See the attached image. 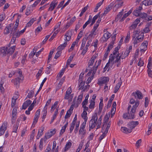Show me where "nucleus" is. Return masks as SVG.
<instances>
[{"label":"nucleus","mask_w":152,"mask_h":152,"mask_svg":"<svg viewBox=\"0 0 152 152\" xmlns=\"http://www.w3.org/2000/svg\"><path fill=\"white\" fill-rule=\"evenodd\" d=\"M72 30H68L66 32L65 35V42L63 44L61 45L57 49L60 50H62L67 45V41H69L71 39V36L72 35Z\"/></svg>","instance_id":"f257e3e1"},{"label":"nucleus","mask_w":152,"mask_h":152,"mask_svg":"<svg viewBox=\"0 0 152 152\" xmlns=\"http://www.w3.org/2000/svg\"><path fill=\"white\" fill-rule=\"evenodd\" d=\"M18 73L17 75L19 77H18L14 80L15 81L14 84L15 85L17 86V87H19V84L20 82V80H23V77L22 74V72L20 70H18L17 71Z\"/></svg>","instance_id":"f03ea898"},{"label":"nucleus","mask_w":152,"mask_h":152,"mask_svg":"<svg viewBox=\"0 0 152 152\" xmlns=\"http://www.w3.org/2000/svg\"><path fill=\"white\" fill-rule=\"evenodd\" d=\"M132 46H129L128 48H127L125 51L124 52H123L120 55L121 59H122L127 57L132 50Z\"/></svg>","instance_id":"7ed1b4c3"},{"label":"nucleus","mask_w":152,"mask_h":152,"mask_svg":"<svg viewBox=\"0 0 152 152\" xmlns=\"http://www.w3.org/2000/svg\"><path fill=\"white\" fill-rule=\"evenodd\" d=\"M12 34V38L16 39L17 38L19 37L20 35V33L19 32V31L17 30V28H12L11 31L10 33V35Z\"/></svg>","instance_id":"20e7f679"},{"label":"nucleus","mask_w":152,"mask_h":152,"mask_svg":"<svg viewBox=\"0 0 152 152\" xmlns=\"http://www.w3.org/2000/svg\"><path fill=\"white\" fill-rule=\"evenodd\" d=\"M139 124V122L138 121H131L129 122L127 124L128 128L131 129V131H132V129L134 128L137 125Z\"/></svg>","instance_id":"39448f33"},{"label":"nucleus","mask_w":152,"mask_h":152,"mask_svg":"<svg viewBox=\"0 0 152 152\" xmlns=\"http://www.w3.org/2000/svg\"><path fill=\"white\" fill-rule=\"evenodd\" d=\"M109 81V78L107 77H102L98 80V84L101 85L102 84H105Z\"/></svg>","instance_id":"423d86ee"},{"label":"nucleus","mask_w":152,"mask_h":152,"mask_svg":"<svg viewBox=\"0 0 152 152\" xmlns=\"http://www.w3.org/2000/svg\"><path fill=\"white\" fill-rule=\"evenodd\" d=\"M132 94L135 98H137L139 99H142L143 98L142 93L139 90H137L135 92H133Z\"/></svg>","instance_id":"0eeeda50"},{"label":"nucleus","mask_w":152,"mask_h":152,"mask_svg":"<svg viewBox=\"0 0 152 152\" xmlns=\"http://www.w3.org/2000/svg\"><path fill=\"white\" fill-rule=\"evenodd\" d=\"M86 124L84 123H83L81 125L79 131V134L83 136L86 134V130L85 129Z\"/></svg>","instance_id":"6e6552de"},{"label":"nucleus","mask_w":152,"mask_h":152,"mask_svg":"<svg viewBox=\"0 0 152 152\" xmlns=\"http://www.w3.org/2000/svg\"><path fill=\"white\" fill-rule=\"evenodd\" d=\"M140 18H137L133 23L129 27V29L130 30H132L135 29L137 24L140 22Z\"/></svg>","instance_id":"1a4fd4ad"},{"label":"nucleus","mask_w":152,"mask_h":152,"mask_svg":"<svg viewBox=\"0 0 152 152\" xmlns=\"http://www.w3.org/2000/svg\"><path fill=\"white\" fill-rule=\"evenodd\" d=\"M7 122H4L2 124L0 128V136L4 134L7 129Z\"/></svg>","instance_id":"9d476101"},{"label":"nucleus","mask_w":152,"mask_h":152,"mask_svg":"<svg viewBox=\"0 0 152 152\" xmlns=\"http://www.w3.org/2000/svg\"><path fill=\"white\" fill-rule=\"evenodd\" d=\"M83 74L81 75V74L79 76V78L78 80V81L80 83V85H79V90H81L82 88L84 86L85 84V82H83L82 79V77L83 76Z\"/></svg>","instance_id":"9b49d317"},{"label":"nucleus","mask_w":152,"mask_h":152,"mask_svg":"<svg viewBox=\"0 0 152 152\" xmlns=\"http://www.w3.org/2000/svg\"><path fill=\"white\" fill-rule=\"evenodd\" d=\"M13 25L11 23L8 25L5 28L4 30V34H7L10 33V31L12 29V27L13 26Z\"/></svg>","instance_id":"f8f14e48"},{"label":"nucleus","mask_w":152,"mask_h":152,"mask_svg":"<svg viewBox=\"0 0 152 152\" xmlns=\"http://www.w3.org/2000/svg\"><path fill=\"white\" fill-rule=\"evenodd\" d=\"M136 110L132 108L130 111L128 112L129 119H133L135 118L134 114Z\"/></svg>","instance_id":"ddd939ff"},{"label":"nucleus","mask_w":152,"mask_h":152,"mask_svg":"<svg viewBox=\"0 0 152 152\" xmlns=\"http://www.w3.org/2000/svg\"><path fill=\"white\" fill-rule=\"evenodd\" d=\"M72 92V88L71 87H69L66 91L65 96L64 99H69V96Z\"/></svg>","instance_id":"4468645a"},{"label":"nucleus","mask_w":152,"mask_h":152,"mask_svg":"<svg viewBox=\"0 0 152 152\" xmlns=\"http://www.w3.org/2000/svg\"><path fill=\"white\" fill-rule=\"evenodd\" d=\"M6 47H3L0 48V55L2 56H5L7 54Z\"/></svg>","instance_id":"2eb2a0df"},{"label":"nucleus","mask_w":152,"mask_h":152,"mask_svg":"<svg viewBox=\"0 0 152 152\" xmlns=\"http://www.w3.org/2000/svg\"><path fill=\"white\" fill-rule=\"evenodd\" d=\"M113 3H111L105 8V10L104 11V13L102 14V15H105L113 7Z\"/></svg>","instance_id":"dca6fc26"},{"label":"nucleus","mask_w":152,"mask_h":152,"mask_svg":"<svg viewBox=\"0 0 152 152\" xmlns=\"http://www.w3.org/2000/svg\"><path fill=\"white\" fill-rule=\"evenodd\" d=\"M96 118H94V120L91 119L89 122V127L90 129H93L96 126V124L95 123V121L96 120ZM90 130V129H89Z\"/></svg>","instance_id":"f3484780"},{"label":"nucleus","mask_w":152,"mask_h":152,"mask_svg":"<svg viewBox=\"0 0 152 152\" xmlns=\"http://www.w3.org/2000/svg\"><path fill=\"white\" fill-rule=\"evenodd\" d=\"M110 33L108 32H106L104 34L102 38L103 39L104 42H106L108 39L110 38Z\"/></svg>","instance_id":"a211bd4d"},{"label":"nucleus","mask_w":152,"mask_h":152,"mask_svg":"<svg viewBox=\"0 0 152 152\" xmlns=\"http://www.w3.org/2000/svg\"><path fill=\"white\" fill-rule=\"evenodd\" d=\"M15 46H12L11 48H8L6 47L7 49V54H12L14 52L15 49Z\"/></svg>","instance_id":"6ab92c4d"},{"label":"nucleus","mask_w":152,"mask_h":152,"mask_svg":"<svg viewBox=\"0 0 152 152\" xmlns=\"http://www.w3.org/2000/svg\"><path fill=\"white\" fill-rule=\"evenodd\" d=\"M115 60L114 61V62L117 63V67L119 66L121 64V56H119V54L115 56Z\"/></svg>","instance_id":"aec40b11"},{"label":"nucleus","mask_w":152,"mask_h":152,"mask_svg":"<svg viewBox=\"0 0 152 152\" xmlns=\"http://www.w3.org/2000/svg\"><path fill=\"white\" fill-rule=\"evenodd\" d=\"M121 131L124 133L127 134L132 132L131 129L125 127H122L121 129Z\"/></svg>","instance_id":"412c9836"},{"label":"nucleus","mask_w":152,"mask_h":152,"mask_svg":"<svg viewBox=\"0 0 152 152\" xmlns=\"http://www.w3.org/2000/svg\"><path fill=\"white\" fill-rule=\"evenodd\" d=\"M57 5V3L56 2V1H52L51 3L50 7L48 9V11L50 10L51 11H52L55 8V7Z\"/></svg>","instance_id":"4be33fe9"},{"label":"nucleus","mask_w":152,"mask_h":152,"mask_svg":"<svg viewBox=\"0 0 152 152\" xmlns=\"http://www.w3.org/2000/svg\"><path fill=\"white\" fill-rule=\"evenodd\" d=\"M87 113L86 111H83V113L81 114V116L82 118L84 120V121L83 123L86 124V122L88 120V118L87 116Z\"/></svg>","instance_id":"5701e85b"},{"label":"nucleus","mask_w":152,"mask_h":152,"mask_svg":"<svg viewBox=\"0 0 152 152\" xmlns=\"http://www.w3.org/2000/svg\"><path fill=\"white\" fill-rule=\"evenodd\" d=\"M101 60L97 62V64L96 65L97 61L94 64V65L93 66V70L94 71V73H96L97 69L99 65L100 64Z\"/></svg>","instance_id":"b1692460"},{"label":"nucleus","mask_w":152,"mask_h":152,"mask_svg":"<svg viewBox=\"0 0 152 152\" xmlns=\"http://www.w3.org/2000/svg\"><path fill=\"white\" fill-rule=\"evenodd\" d=\"M134 42L133 44H134V46H137V45L138 43H140V42H141V38H139V39H138L137 37H135V38L134 39Z\"/></svg>","instance_id":"393cba45"},{"label":"nucleus","mask_w":152,"mask_h":152,"mask_svg":"<svg viewBox=\"0 0 152 152\" xmlns=\"http://www.w3.org/2000/svg\"><path fill=\"white\" fill-rule=\"evenodd\" d=\"M43 142H45L46 140H45L44 139L42 138L39 142V148L40 150H42L43 148Z\"/></svg>","instance_id":"a878e982"},{"label":"nucleus","mask_w":152,"mask_h":152,"mask_svg":"<svg viewBox=\"0 0 152 152\" xmlns=\"http://www.w3.org/2000/svg\"><path fill=\"white\" fill-rule=\"evenodd\" d=\"M44 128H41L39 129L38 133L37 136V139H39V138L43 134Z\"/></svg>","instance_id":"bb28decb"},{"label":"nucleus","mask_w":152,"mask_h":152,"mask_svg":"<svg viewBox=\"0 0 152 152\" xmlns=\"http://www.w3.org/2000/svg\"><path fill=\"white\" fill-rule=\"evenodd\" d=\"M92 16L90 15L89 16V18L88 20L86 22L85 24L83 26V29H84L86 28L87 25L89 24L91 22L92 20Z\"/></svg>","instance_id":"cd10ccee"},{"label":"nucleus","mask_w":152,"mask_h":152,"mask_svg":"<svg viewBox=\"0 0 152 152\" xmlns=\"http://www.w3.org/2000/svg\"><path fill=\"white\" fill-rule=\"evenodd\" d=\"M102 115H101L98 119L97 122V126L96 129L100 128V126L102 124Z\"/></svg>","instance_id":"c85d7f7f"},{"label":"nucleus","mask_w":152,"mask_h":152,"mask_svg":"<svg viewBox=\"0 0 152 152\" xmlns=\"http://www.w3.org/2000/svg\"><path fill=\"white\" fill-rule=\"evenodd\" d=\"M72 143L70 142H68L67 143H66L65 147V149L64 150V151H66L69 148H70L72 146Z\"/></svg>","instance_id":"c756f323"},{"label":"nucleus","mask_w":152,"mask_h":152,"mask_svg":"<svg viewBox=\"0 0 152 152\" xmlns=\"http://www.w3.org/2000/svg\"><path fill=\"white\" fill-rule=\"evenodd\" d=\"M122 82L121 83H118L116 85V86L114 88V93H116V92L118 91V89L120 88V86Z\"/></svg>","instance_id":"7c9ffc66"},{"label":"nucleus","mask_w":152,"mask_h":152,"mask_svg":"<svg viewBox=\"0 0 152 152\" xmlns=\"http://www.w3.org/2000/svg\"><path fill=\"white\" fill-rule=\"evenodd\" d=\"M94 71L93 70V72L92 73V75L91 76L88 77L87 80V82H86V83L88 84L89 83H90L91 81V80H93V79L94 78V75L96 73H94Z\"/></svg>","instance_id":"2f4dec72"},{"label":"nucleus","mask_w":152,"mask_h":152,"mask_svg":"<svg viewBox=\"0 0 152 152\" xmlns=\"http://www.w3.org/2000/svg\"><path fill=\"white\" fill-rule=\"evenodd\" d=\"M35 21L34 18H32L27 23L26 28L27 27H29L31 26L33 23Z\"/></svg>","instance_id":"473e14b6"},{"label":"nucleus","mask_w":152,"mask_h":152,"mask_svg":"<svg viewBox=\"0 0 152 152\" xmlns=\"http://www.w3.org/2000/svg\"><path fill=\"white\" fill-rule=\"evenodd\" d=\"M19 124V122L17 120L16 122V125H14L13 126V128L12 131L13 132H17L18 128V127Z\"/></svg>","instance_id":"72a5a7b5"},{"label":"nucleus","mask_w":152,"mask_h":152,"mask_svg":"<svg viewBox=\"0 0 152 152\" xmlns=\"http://www.w3.org/2000/svg\"><path fill=\"white\" fill-rule=\"evenodd\" d=\"M18 98L16 97L14 98V96L12 99V103H11V107H14L16 104V100Z\"/></svg>","instance_id":"f704fd0d"},{"label":"nucleus","mask_w":152,"mask_h":152,"mask_svg":"<svg viewBox=\"0 0 152 152\" xmlns=\"http://www.w3.org/2000/svg\"><path fill=\"white\" fill-rule=\"evenodd\" d=\"M104 0H102V1H100L97 4L96 6V7L95 8L94 10V12H96L97 11V10L101 6V5L103 3Z\"/></svg>","instance_id":"c9c22d12"},{"label":"nucleus","mask_w":152,"mask_h":152,"mask_svg":"<svg viewBox=\"0 0 152 152\" xmlns=\"http://www.w3.org/2000/svg\"><path fill=\"white\" fill-rule=\"evenodd\" d=\"M53 135L51 134V133L48 132L45 134V137L43 139L45 140H46L47 139H49Z\"/></svg>","instance_id":"e433bc0d"},{"label":"nucleus","mask_w":152,"mask_h":152,"mask_svg":"<svg viewBox=\"0 0 152 152\" xmlns=\"http://www.w3.org/2000/svg\"><path fill=\"white\" fill-rule=\"evenodd\" d=\"M120 48H118V47L115 48L113 52V54H112L114 56H116L118 54V50Z\"/></svg>","instance_id":"4c0bfd02"},{"label":"nucleus","mask_w":152,"mask_h":152,"mask_svg":"<svg viewBox=\"0 0 152 152\" xmlns=\"http://www.w3.org/2000/svg\"><path fill=\"white\" fill-rule=\"evenodd\" d=\"M140 104V102L138 100H136L134 104L132 106V108L136 110L137 107Z\"/></svg>","instance_id":"58836bf2"},{"label":"nucleus","mask_w":152,"mask_h":152,"mask_svg":"<svg viewBox=\"0 0 152 152\" xmlns=\"http://www.w3.org/2000/svg\"><path fill=\"white\" fill-rule=\"evenodd\" d=\"M95 104V103L94 101L91 100L90 101V104L89 106V108L91 109L94 108Z\"/></svg>","instance_id":"ea45409f"},{"label":"nucleus","mask_w":152,"mask_h":152,"mask_svg":"<svg viewBox=\"0 0 152 152\" xmlns=\"http://www.w3.org/2000/svg\"><path fill=\"white\" fill-rule=\"evenodd\" d=\"M114 43V40H112L109 45L108 46L107 48V50H109L110 51V50L113 48V45Z\"/></svg>","instance_id":"a19ab883"},{"label":"nucleus","mask_w":152,"mask_h":152,"mask_svg":"<svg viewBox=\"0 0 152 152\" xmlns=\"http://www.w3.org/2000/svg\"><path fill=\"white\" fill-rule=\"evenodd\" d=\"M34 94V91L32 90L30 91L28 94V95H27L26 97V98H31L33 96Z\"/></svg>","instance_id":"79ce46f5"},{"label":"nucleus","mask_w":152,"mask_h":152,"mask_svg":"<svg viewBox=\"0 0 152 152\" xmlns=\"http://www.w3.org/2000/svg\"><path fill=\"white\" fill-rule=\"evenodd\" d=\"M140 33V31L137 30H134L133 32V34L132 35L133 39L136 37L137 35L139 34Z\"/></svg>","instance_id":"37998d69"},{"label":"nucleus","mask_w":152,"mask_h":152,"mask_svg":"<svg viewBox=\"0 0 152 152\" xmlns=\"http://www.w3.org/2000/svg\"><path fill=\"white\" fill-rule=\"evenodd\" d=\"M47 107H44L43 108V116H42V118H45L46 117V116L47 114Z\"/></svg>","instance_id":"c03bdc74"},{"label":"nucleus","mask_w":152,"mask_h":152,"mask_svg":"<svg viewBox=\"0 0 152 152\" xmlns=\"http://www.w3.org/2000/svg\"><path fill=\"white\" fill-rule=\"evenodd\" d=\"M83 97V94H81V95H79L77 99L76 102H77V103L78 104H80L81 102L82 99Z\"/></svg>","instance_id":"a18cd8bd"},{"label":"nucleus","mask_w":152,"mask_h":152,"mask_svg":"<svg viewBox=\"0 0 152 152\" xmlns=\"http://www.w3.org/2000/svg\"><path fill=\"white\" fill-rule=\"evenodd\" d=\"M74 56V55H73L70 56L69 59H68L67 61L66 65H69L70 64L72 60L73 59Z\"/></svg>","instance_id":"49530a36"},{"label":"nucleus","mask_w":152,"mask_h":152,"mask_svg":"<svg viewBox=\"0 0 152 152\" xmlns=\"http://www.w3.org/2000/svg\"><path fill=\"white\" fill-rule=\"evenodd\" d=\"M54 50H53L52 51H51L50 52L48 56V58L47 61L48 64L50 62V60L51 59V58L52 57V56L53 54V53H54Z\"/></svg>","instance_id":"de8ad7c7"},{"label":"nucleus","mask_w":152,"mask_h":152,"mask_svg":"<svg viewBox=\"0 0 152 152\" xmlns=\"http://www.w3.org/2000/svg\"><path fill=\"white\" fill-rule=\"evenodd\" d=\"M96 29L95 28L93 27V29H92V31H91V34H90L89 36L88 37H91L93 35H96V34L95 33V31L96 30Z\"/></svg>","instance_id":"09e8293b"},{"label":"nucleus","mask_w":152,"mask_h":152,"mask_svg":"<svg viewBox=\"0 0 152 152\" xmlns=\"http://www.w3.org/2000/svg\"><path fill=\"white\" fill-rule=\"evenodd\" d=\"M96 118V120L95 121V123L96 124V126L97 125V120H98V116L97 114L96 113H95L94 114V115L92 116L91 119H93V120H94V118Z\"/></svg>","instance_id":"8fccbe9b"},{"label":"nucleus","mask_w":152,"mask_h":152,"mask_svg":"<svg viewBox=\"0 0 152 152\" xmlns=\"http://www.w3.org/2000/svg\"><path fill=\"white\" fill-rule=\"evenodd\" d=\"M115 57V56H113L112 54H111L109 56V59L108 61V63H110L111 62H112L113 61H114Z\"/></svg>","instance_id":"3c124183"},{"label":"nucleus","mask_w":152,"mask_h":152,"mask_svg":"<svg viewBox=\"0 0 152 152\" xmlns=\"http://www.w3.org/2000/svg\"><path fill=\"white\" fill-rule=\"evenodd\" d=\"M47 80L46 78H45L42 81V83H41V84H40L39 88L38 90L37 91V94H36V95L37 94V93L39 92V91L42 89V87L44 83L45 82L46 80Z\"/></svg>","instance_id":"603ef678"},{"label":"nucleus","mask_w":152,"mask_h":152,"mask_svg":"<svg viewBox=\"0 0 152 152\" xmlns=\"http://www.w3.org/2000/svg\"><path fill=\"white\" fill-rule=\"evenodd\" d=\"M58 101H56L55 102L53 105L51 107V111H53V110L56 107L57 105L58 104Z\"/></svg>","instance_id":"864d4df0"},{"label":"nucleus","mask_w":152,"mask_h":152,"mask_svg":"<svg viewBox=\"0 0 152 152\" xmlns=\"http://www.w3.org/2000/svg\"><path fill=\"white\" fill-rule=\"evenodd\" d=\"M143 2H145V5L146 6H149L152 4V0H149L148 1L146 0L143 1Z\"/></svg>","instance_id":"5fc2aeb1"},{"label":"nucleus","mask_w":152,"mask_h":152,"mask_svg":"<svg viewBox=\"0 0 152 152\" xmlns=\"http://www.w3.org/2000/svg\"><path fill=\"white\" fill-rule=\"evenodd\" d=\"M139 16L142 19H144L147 17V14L144 12L141 13Z\"/></svg>","instance_id":"6e6d98bb"},{"label":"nucleus","mask_w":152,"mask_h":152,"mask_svg":"<svg viewBox=\"0 0 152 152\" xmlns=\"http://www.w3.org/2000/svg\"><path fill=\"white\" fill-rule=\"evenodd\" d=\"M114 96H114V94H113L112 95L110 99V100H109V101L108 102L107 106H109V105L110 106L111 102L113 100V99H114Z\"/></svg>","instance_id":"4d7b16f0"},{"label":"nucleus","mask_w":152,"mask_h":152,"mask_svg":"<svg viewBox=\"0 0 152 152\" xmlns=\"http://www.w3.org/2000/svg\"><path fill=\"white\" fill-rule=\"evenodd\" d=\"M130 31H128L127 34V35L126 36L125 39V42H128L129 39H130Z\"/></svg>","instance_id":"13d9d810"},{"label":"nucleus","mask_w":152,"mask_h":152,"mask_svg":"<svg viewBox=\"0 0 152 152\" xmlns=\"http://www.w3.org/2000/svg\"><path fill=\"white\" fill-rule=\"evenodd\" d=\"M17 113V108L15 107L13 109L12 111V117H15Z\"/></svg>","instance_id":"bf43d9fd"},{"label":"nucleus","mask_w":152,"mask_h":152,"mask_svg":"<svg viewBox=\"0 0 152 152\" xmlns=\"http://www.w3.org/2000/svg\"><path fill=\"white\" fill-rule=\"evenodd\" d=\"M72 113H71L69 110H68L67 112V113L65 115V119H66L69 118L70 117Z\"/></svg>","instance_id":"052dcab7"},{"label":"nucleus","mask_w":152,"mask_h":152,"mask_svg":"<svg viewBox=\"0 0 152 152\" xmlns=\"http://www.w3.org/2000/svg\"><path fill=\"white\" fill-rule=\"evenodd\" d=\"M144 33L142 32L137 37H137L138 39H139V38H140V39H142L141 41H142L144 39Z\"/></svg>","instance_id":"680f3d73"},{"label":"nucleus","mask_w":152,"mask_h":152,"mask_svg":"<svg viewBox=\"0 0 152 152\" xmlns=\"http://www.w3.org/2000/svg\"><path fill=\"white\" fill-rule=\"evenodd\" d=\"M140 13V12L138 10L136 9L135 10H134L133 12L134 15L136 16H139Z\"/></svg>","instance_id":"e2e57ef3"},{"label":"nucleus","mask_w":152,"mask_h":152,"mask_svg":"<svg viewBox=\"0 0 152 152\" xmlns=\"http://www.w3.org/2000/svg\"><path fill=\"white\" fill-rule=\"evenodd\" d=\"M57 49L58 50V49L57 48ZM59 50L56 53L54 58L56 59L58 58L60 56L61 54V50Z\"/></svg>","instance_id":"0e129e2a"},{"label":"nucleus","mask_w":152,"mask_h":152,"mask_svg":"<svg viewBox=\"0 0 152 152\" xmlns=\"http://www.w3.org/2000/svg\"><path fill=\"white\" fill-rule=\"evenodd\" d=\"M76 44V42H74L72 44V45L71 47L70 48L69 50L68 51L69 52H70L73 50L74 47L75 45Z\"/></svg>","instance_id":"69168bd1"},{"label":"nucleus","mask_w":152,"mask_h":152,"mask_svg":"<svg viewBox=\"0 0 152 152\" xmlns=\"http://www.w3.org/2000/svg\"><path fill=\"white\" fill-rule=\"evenodd\" d=\"M88 48L85 47L81 53V55L84 56L88 50Z\"/></svg>","instance_id":"338daca9"},{"label":"nucleus","mask_w":152,"mask_h":152,"mask_svg":"<svg viewBox=\"0 0 152 152\" xmlns=\"http://www.w3.org/2000/svg\"><path fill=\"white\" fill-rule=\"evenodd\" d=\"M89 86L88 85H86L84 86L81 89L83 91H87L89 89Z\"/></svg>","instance_id":"774afa93"}]
</instances>
